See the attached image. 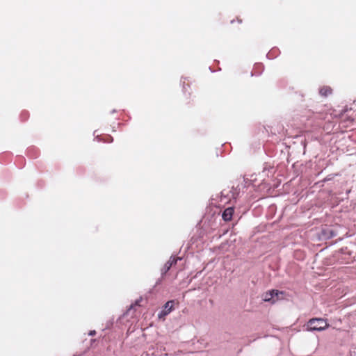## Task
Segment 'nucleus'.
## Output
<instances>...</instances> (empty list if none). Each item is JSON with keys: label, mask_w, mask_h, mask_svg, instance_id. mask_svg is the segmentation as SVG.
Returning <instances> with one entry per match:
<instances>
[{"label": "nucleus", "mask_w": 356, "mask_h": 356, "mask_svg": "<svg viewBox=\"0 0 356 356\" xmlns=\"http://www.w3.org/2000/svg\"><path fill=\"white\" fill-rule=\"evenodd\" d=\"M141 301H142V298H140L138 300H136L134 304L131 305L129 310H130L131 309H134L135 307H136V306H140V303Z\"/></svg>", "instance_id": "nucleus-7"}, {"label": "nucleus", "mask_w": 356, "mask_h": 356, "mask_svg": "<svg viewBox=\"0 0 356 356\" xmlns=\"http://www.w3.org/2000/svg\"><path fill=\"white\" fill-rule=\"evenodd\" d=\"M319 93L321 96L327 97L332 93V89L327 86H323L320 88Z\"/></svg>", "instance_id": "nucleus-6"}, {"label": "nucleus", "mask_w": 356, "mask_h": 356, "mask_svg": "<svg viewBox=\"0 0 356 356\" xmlns=\"http://www.w3.org/2000/svg\"><path fill=\"white\" fill-rule=\"evenodd\" d=\"M106 141H108V142L113 141V138H112L111 136H107V140H106Z\"/></svg>", "instance_id": "nucleus-8"}, {"label": "nucleus", "mask_w": 356, "mask_h": 356, "mask_svg": "<svg viewBox=\"0 0 356 356\" xmlns=\"http://www.w3.org/2000/svg\"><path fill=\"white\" fill-rule=\"evenodd\" d=\"M234 209L233 207H228L225 209L222 213V217L225 221H230L232 218Z\"/></svg>", "instance_id": "nucleus-4"}, {"label": "nucleus", "mask_w": 356, "mask_h": 356, "mask_svg": "<svg viewBox=\"0 0 356 356\" xmlns=\"http://www.w3.org/2000/svg\"><path fill=\"white\" fill-rule=\"evenodd\" d=\"M181 258L179 257H170V260L168 261H167L164 266V268H163V270H164V273H167L170 268L175 264H176L177 261L178 260H180Z\"/></svg>", "instance_id": "nucleus-5"}, {"label": "nucleus", "mask_w": 356, "mask_h": 356, "mask_svg": "<svg viewBox=\"0 0 356 356\" xmlns=\"http://www.w3.org/2000/svg\"><path fill=\"white\" fill-rule=\"evenodd\" d=\"M238 23H241V22H242V20H241V19H238Z\"/></svg>", "instance_id": "nucleus-10"}, {"label": "nucleus", "mask_w": 356, "mask_h": 356, "mask_svg": "<svg viewBox=\"0 0 356 356\" xmlns=\"http://www.w3.org/2000/svg\"><path fill=\"white\" fill-rule=\"evenodd\" d=\"M283 292H280L277 290H270L263 294V300L265 302H270L272 304L280 300V295H282Z\"/></svg>", "instance_id": "nucleus-2"}, {"label": "nucleus", "mask_w": 356, "mask_h": 356, "mask_svg": "<svg viewBox=\"0 0 356 356\" xmlns=\"http://www.w3.org/2000/svg\"><path fill=\"white\" fill-rule=\"evenodd\" d=\"M173 300L168 301L163 306V309L162 311L159 314L158 317L159 318H164L165 316H167L168 314L171 312L173 308Z\"/></svg>", "instance_id": "nucleus-3"}, {"label": "nucleus", "mask_w": 356, "mask_h": 356, "mask_svg": "<svg viewBox=\"0 0 356 356\" xmlns=\"http://www.w3.org/2000/svg\"><path fill=\"white\" fill-rule=\"evenodd\" d=\"M95 333V331H93V332H90V335H93Z\"/></svg>", "instance_id": "nucleus-9"}, {"label": "nucleus", "mask_w": 356, "mask_h": 356, "mask_svg": "<svg viewBox=\"0 0 356 356\" xmlns=\"http://www.w3.org/2000/svg\"><path fill=\"white\" fill-rule=\"evenodd\" d=\"M329 323L322 318H313L307 322L308 331H323L328 328Z\"/></svg>", "instance_id": "nucleus-1"}]
</instances>
